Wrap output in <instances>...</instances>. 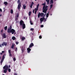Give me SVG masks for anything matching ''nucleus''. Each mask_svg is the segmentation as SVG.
Masks as SVG:
<instances>
[{
    "label": "nucleus",
    "mask_w": 75,
    "mask_h": 75,
    "mask_svg": "<svg viewBox=\"0 0 75 75\" xmlns=\"http://www.w3.org/2000/svg\"><path fill=\"white\" fill-rule=\"evenodd\" d=\"M42 5H44L42 8V12L45 13H46L47 10V6H45V5L44 4H42Z\"/></svg>",
    "instance_id": "obj_1"
},
{
    "label": "nucleus",
    "mask_w": 75,
    "mask_h": 75,
    "mask_svg": "<svg viewBox=\"0 0 75 75\" xmlns=\"http://www.w3.org/2000/svg\"><path fill=\"white\" fill-rule=\"evenodd\" d=\"M4 69H5L4 70V72L5 73H6L7 72V71L8 69V66L7 65H5L3 67Z\"/></svg>",
    "instance_id": "obj_2"
},
{
    "label": "nucleus",
    "mask_w": 75,
    "mask_h": 75,
    "mask_svg": "<svg viewBox=\"0 0 75 75\" xmlns=\"http://www.w3.org/2000/svg\"><path fill=\"white\" fill-rule=\"evenodd\" d=\"M17 3L18 4V10H20L21 7V3L20 0H18L17 1Z\"/></svg>",
    "instance_id": "obj_3"
},
{
    "label": "nucleus",
    "mask_w": 75,
    "mask_h": 75,
    "mask_svg": "<svg viewBox=\"0 0 75 75\" xmlns=\"http://www.w3.org/2000/svg\"><path fill=\"white\" fill-rule=\"evenodd\" d=\"M44 15V13H40L39 12L38 13V18H39L40 17H42Z\"/></svg>",
    "instance_id": "obj_4"
},
{
    "label": "nucleus",
    "mask_w": 75,
    "mask_h": 75,
    "mask_svg": "<svg viewBox=\"0 0 75 75\" xmlns=\"http://www.w3.org/2000/svg\"><path fill=\"white\" fill-rule=\"evenodd\" d=\"M39 6V4H38L36 8H35V14H36L38 10V9Z\"/></svg>",
    "instance_id": "obj_5"
},
{
    "label": "nucleus",
    "mask_w": 75,
    "mask_h": 75,
    "mask_svg": "<svg viewBox=\"0 0 75 75\" xmlns=\"http://www.w3.org/2000/svg\"><path fill=\"white\" fill-rule=\"evenodd\" d=\"M1 35L2 37H3L4 38H6V37H7V35H6L5 33H1Z\"/></svg>",
    "instance_id": "obj_6"
},
{
    "label": "nucleus",
    "mask_w": 75,
    "mask_h": 75,
    "mask_svg": "<svg viewBox=\"0 0 75 75\" xmlns=\"http://www.w3.org/2000/svg\"><path fill=\"white\" fill-rule=\"evenodd\" d=\"M34 46V45L33 43H31L30 44L29 47L30 48H32L33 46Z\"/></svg>",
    "instance_id": "obj_7"
},
{
    "label": "nucleus",
    "mask_w": 75,
    "mask_h": 75,
    "mask_svg": "<svg viewBox=\"0 0 75 75\" xmlns=\"http://www.w3.org/2000/svg\"><path fill=\"white\" fill-rule=\"evenodd\" d=\"M15 32H16V31H15V30H14V29H12L11 30V34H13Z\"/></svg>",
    "instance_id": "obj_8"
},
{
    "label": "nucleus",
    "mask_w": 75,
    "mask_h": 75,
    "mask_svg": "<svg viewBox=\"0 0 75 75\" xmlns=\"http://www.w3.org/2000/svg\"><path fill=\"white\" fill-rule=\"evenodd\" d=\"M7 43H6V42H3L1 44V45L2 46H4V45H5V46H7Z\"/></svg>",
    "instance_id": "obj_9"
},
{
    "label": "nucleus",
    "mask_w": 75,
    "mask_h": 75,
    "mask_svg": "<svg viewBox=\"0 0 75 75\" xmlns=\"http://www.w3.org/2000/svg\"><path fill=\"white\" fill-rule=\"evenodd\" d=\"M27 53H29L30 52V51H31V49H30V47H28L27 49Z\"/></svg>",
    "instance_id": "obj_10"
},
{
    "label": "nucleus",
    "mask_w": 75,
    "mask_h": 75,
    "mask_svg": "<svg viewBox=\"0 0 75 75\" xmlns=\"http://www.w3.org/2000/svg\"><path fill=\"white\" fill-rule=\"evenodd\" d=\"M11 30L10 29V28H8V29H7V32L8 33H11Z\"/></svg>",
    "instance_id": "obj_11"
},
{
    "label": "nucleus",
    "mask_w": 75,
    "mask_h": 75,
    "mask_svg": "<svg viewBox=\"0 0 75 75\" xmlns=\"http://www.w3.org/2000/svg\"><path fill=\"white\" fill-rule=\"evenodd\" d=\"M23 21H21L19 22V24L20 25H23Z\"/></svg>",
    "instance_id": "obj_12"
},
{
    "label": "nucleus",
    "mask_w": 75,
    "mask_h": 75,
    "mask_svg": "<svg viewBox=\"0 0 75 75\" xmlns=\"http://www.w3.org/2000/svg\"><path fill=\"white\" fill-rule=\"evenodd\" d=\"M25 48L24 47H22L21 49V51L22 52V53H23V52H24L25 51Z\"/></svg>",
    "instance_id": "obj_13"
},
{
    "label": "nucleus",
    "mask_w": 75,
    "mask_h": 75,
    "mask_svg": "<svg viewBox=\"0 0 75 75\" xmlns=\"http://www.w3.org/2000/svg\"><path fill=\"white\" fill-rule=\"evenodd\" d=\"M34 3L33 2H32V3H31L30 7L31 8H32V6H33V5L34 4Z\"/></svg>",
    "instance_id": "obj_14"
},
{
    "label": "nucleus",
    "mask_w": 75,
    "mask_h": 75,
    "mask_svg": "<svg viewBox=\"0 0 75 75\" xmlns=\"http://www.w3.org/2000/svg\"><path fill=\"white\" fill-rule=\"evenodd\" d=\"M23 29H24L25 28V24H23L22 25Z\"/></svg>",
    "instance_id": "obj_15"
},
{
    "label": "nucleus",
    "mask_w": 75,
    "mask_h": 75,
    "mask_svg": "<svg viewBox=\"0 0 75 75\" xmlns=\"http://www.w3.org/2000/svg\"><path fill=\"white\" fill-rule=\"evenodd\" d=\"M26 7V6L25 4L23 5V9H25Z\"/></svg>",
    "instance_id": "obj_16"
},
{
    "label": "nucleus",
    "mask_w": 75,
    "mask_h": 75,
    "mask_svg": "<svg viewBox=\"0 0 75 75\" xmlns=\"http://www.w3.org/2000/svg\"><path fill=\"white\" fill-rule=\"evenodd\" d=\"M21 39L22 41H24L26 39V38L25 37H22Z\"/></svg>",
    "instance_id": "obj_17"
},
{
    "label": "nucleus",
    "mask_w": 75,
    "mask_h": 75,
    "mask_svg": "<svg viewBox=\"0 0 75 75\" xmlns=\"http://www.w3.org/2000/svg\"><path fill=\"white\" fill-rule=\"evenodd\" d=\"M4 60H3V59H1V60L0 62V64L1 65H2V63L3 62Z\"/></svg>",
    "instance_id": "obj_18"
},
{
    "label": "nucleus",
    "mask_w": 75,
    "mask_h": 75,
    "mask_svg": "<svg viewBox=\"0 0 75 75\" xmlns=\"http://www.w3.org/2000/svg\"><path fill=\"white\" fill-rule=\"evenodd\" d=\"M46 1L47 3V4L48 5L49 4L50 0H46Z\"/></svg>",
    "instance_id": "obj_19"
},
{
    "label": "nucleus",
    "mask_w": 75,
    "mask_h": 75,
    "mask_svg": "<svg viewBox=\"0 0 75 75\" xmlns=\"http://www.w3.org/2000/svg\"><path fill=\"white\" fill-rule=\"evenodd\" d=\"M16 38L15 36H13L12 37V39L13 40H15L16 39Z\"/></svg>",
    "instance_id": "obj_20"
},
{
    "label": "nucleus",
    "mask_w": 75,
    "mask_h": 75,
    "mask_svg": "<svg viewBox=\"0 0 75 75\" xmlns=\"http://www.w3.org/2000/svg\"><path fill=\"white\" fill-rule=\"evenodd\" d=\"M5 54H4V55H3V56H2V59L4 60V59H5Z\"/></svg>",
    "instance_id": "obj_21"
},
{
    "label": "nucleus",
    "mask_w": 75,
    "mask_h": 75,
    "mask_svg": "<svg viewBox=\"0 0 75 75\" xmlns=\"http://www.w3.org/2000/svg\"><path fill=\"white\" fill-rule=\"evenodd\" d=\"M53 0H50V3H51V4H53Z\"/></svg>",
    "instance_id": "obj_22"
},
{
    "label": "nucleus",
    "mask_w": 75,
    "mask_h": 75,
    "mask_svg": "<svg viewBox=\"0 0 75 75\" xmlns=\"http://www.w3.org/2000/svg\"><path fill=\"white\" fill-rule=\"evenodd\" d=\"M15 45L14 44H12L11 47V48L12 49H13Z\"/></svg>",
    "instance_id": "obj_23"
},
{
    "label": "nucleus",
    "mask_w": 75,
    "mask_h": 75,
    "mask_svg": "<svg viewBox=\"0 0 75 75\" xmlns=\"http://www.w3.org/2000/svg\"><path fill=\"white\" fill-rule=\"evenodd\" d=\"M13 13V10H12V9H11V12H10V13L12 14Z\"/></svg>",
    "instance_id": "obj_24"
},
{
    "label": "nucleus",
    "mask_w": 75,
    "mask_h": 75,
    "mask_svg": "<svg viewBox=\"0 0 75 75\" xmlns=\"http://www.w3.org/2000/svg\"><path fill=\"white\" fill-rule=\"evenodd\" d=\"M31 13L32 12L31 11L29 12L28 13L29 16H30L31 15Z\"/></svg>",
    "instance_id": "obj_25"
},
{
    "label": "nucleus",
    "mask_w": 75,
    "mask_h": 75,
    "mask_svg": "<svg viewBox=\"0 0 75 75\" xmlns=\"http://www.w3.org/2000/svg\"><path fill=\"white\" fill-rule=\"evenodd\" d=\"M40 22H42L43 21V18H40Z\"/></svg>",
    "instance_id": "obj_26"
},
{
    "label": "nucleus",
    "mask_w": 75,
    "mask_h": 75,
    "mask_svg": "<svg viewBox=\"0 0 75 75\" xmlns=\"http://www.w3.org/2000/svg\"><path fill=\"white\" fill-rule=\"evenodd\" d=\"M4 29L5 30H6L7 29V26H6L4 28Z\"/></svg>",
    "instance_id": "obj_27"
},
{
    "label": "nucleus",
    "mask_w": 75,
    "mask_h": 75,
    "mask_svg": "<svg viewBox=\"0 0 75 75\" xmlns=\"http://www.w3.org/2000/svg\"><path fill=\"white\" fill-rule=\"evenodd\" d=\"M4 4L5 5H6L8 4V3L7 2H4Z\"/></svg>",
    "instance_id": "obj_28"
},
{
    "label": "nucleus",
    "mask_w": 75,
    "mask_h": 75,
    "mask_svg": "<svg viewBox=\"0 0 75 75\" xmlns=\"http://www.w3.org/2000/svg\"><path fill=\"white\" fill-rule=\"evenodd\" d=\"M49 16V13H47L46 15V17L48 18V17Z\"/></svg>",
    "instance_id": "obj_29"
},
{
    "label": "nucleus",
    "mask_w": 75,
    "mask_h": 75,
    "mask_svg": "<svg viewBox=\"0 0 75 75\" xmlns=\"http://www.w3.org/2000/svg\"><path fill=\"white\" fill-rule=\"evenodd\" d=\"M30 24L31 25H33V23L32 22V21H30Z\"/></svg>",
    "instance_id": "obj_30"
},
{
    "label": "nucleus",
    "mask_w": 75,
    "mask_h": 75,
    "mask_svg": "<svg viewBox=\"0 0 75 75\" xmlns=\"http://www.w3.org/2000/svg\"><path fill=\"white\" fill-rule=\"evenodd\" d=\"M8 53L9 54H11V50H8Z\"/></svg>",
    "instance_id": "obj_31"
},
{
    "label": "nucleus",
    "mask_w": 75,
    "mask_h": 75,
    "mask_svg": "<svg viewBox=\"0 0 75 75\" xmlns=\"http://www.w3.org/2000/svg\"><path fill=\"white\" fill-rule=\"evenodd\" d=\"M13 60L14 61H15L16 60V57H14V58H13Z\"/></svg>",
    "instance_id": "obj_32"
},
{
    "label": "nucleus",
    "mask_w": 75,
    "mask_h": 75,
    "mask_svg": "<svg viewBox=\"0 0 75 75\" xmlns=\"http://www.w3.org/2000/svg\"><path fill=\"white\" fill-rule=\"evenodd\" d=\"M53 4H51V5H50V9L52 8V6H53Z\"/></svg>",
    "instance_id": "obj_33"
},
{
    "label": "nucleus",
    "mask_w": 75,
    "mask_h": 75,
    "mask_svg": "<svg viewBox=\"0 0 75 75\" xmlns=\"http://www.w3.org/2000/svg\"><path fill=\"white\" fill-rule=\"evenodd\" d=\"M17 50H18V48H17V47H16L15 51L16 52H17Z\"/></svg>",
    "instance_id": "obj_34"
},
{
    "label": "nucleus",
    "mask_w": 75,
    "mask_h": 75,
    "mask_svg": "<svg viewBox=\"0 0 75 75\" xmlns=\"http://www.w3.org/2000/svg\"><path fill=\"white\" fill-rule=\"evenodd\" d=\"M8 71L9 72H10L11 71V69H8Z\"/></svg>",
    "instance_id": "obj_35"
},
{
    "label": "nucleus",
    "mask_w": 75,
    "mask_h": 75,
    "mask_svg": "<svg viewBox=\"0 0 75 75\" xmlns=\"http://www.w3.org/2000/svg\"><path fill=\"white\" fill-rule=\"evenodd\" d=\"M18 19V18H15V20L16 21H17Z\"/></svg>",
    "instance_id": "obj_36"
},
{
    "label": "nucleus",
    "mask_w": 75,
    "mask_h": 75,
    "mask_svg": "<svg viewBox=\"0 0 75 75\" xmlns=\"http://www.w3.org/2000/svg\"><path fill=\"white\" fill-rule=\"evenodd\" d=\"M9 57H12V54H11V53H9Z\"/></svg>",
    "instance_id": "obj_37"
},
{
    "label": "nucleus",
    "mask_w": 75,
    "mask_h": 75,
    "mask_svg": "<svg viewBox=\"0 0 75 75\" xmlns=\"http://www.w3.org/2000/svg\"><path fill=\"white\" fill-rule=\"evenodd\" d=\"M39 38L40 39H41L42 38V36H41V35H40V36H39Z\"/></svg>",
    "instance_id": "obj_38"
},
{
    "label": "nucleus",
    "mask_w": 75,
    "mask_h": 75,
    "mask_svg": "<svg viewBox=\"0 0 75 75\" xmlns=\"http://www.w3.org/2000/svg\"><path fill=\"white\" fill-rule=\"evenodd\" d=\"M34 29L33 28H31L30 29V31H33L34 30Z\"/></svg>",
    "instance_id": "obj_39"
},
{
    "label": "nucleus",
    "mask_w": 75,
    "mask_h": 75,
    "mask_svg": "<svg viewBox=\"0 0 75 75\" xmlns=\"http://www.w3.org/2000/svg\"><path fill=\"white\" fill-rule=\"evenodd\" d=\"M10 29L11 30L12 28V26H10Z\"/></svg>",
    "instance_id": "obj_40"
},
{
    "label": "nucleus",
    "mask_w": 75,
    "mask_h": 75,
    "mask_svg": "<svg viewBox=\"0 0 75 75\" xmlns=\"http://www.w3.org/2000/svg\"><path fill=\"white\" fill-rule=\"evenodd\" d=\"M44 27V25H40V27L41 28H43Z\"/></svg>",
    "instance_id": "obj_41"
},
{
    "label": "nucleus",
    "mask_w": 75,
    "mask_h": 75,
    "mask_svg": "<svg viewBox=\"0 0 75 75\" xmlns=\"http://www.w3.org/2000/svg\"><path fill=\"white\" fill-rule=\"evenodd\" d=\"M19 15L18 14H17L16 16V17L17 18H18L19 17Z\"/></svg>",
    "instance_id": "obj_42"
},
{
    "label": "nucleus",
    "mask_w": 75,
    "mask_h": 75,
    "mask_svg": "<svg viewBox=\"0 0 75 75\" xmlns=\"http://www.w3.org/2000/svg\"><path fill=\"white\" fill-rule=\"evenodd\" d=\"M16 45H18V42H16Z\"/></svg>",
    "instance_id": "obj_43"
},
{
    "label": "nucleus",
    "mask_w": 75,
    "mask_h": 75,
    "mask_svg": "<svg viewBox=\"0 0 75 75\" xmlns=\"http://www.w3.org/2000/svg\"><path fill=\"white\" fill-rule=\"evenodd\" d=\"M34 12H35V10L34 9L33 11V13H34Z\"/></svg>",
    "instance_id": "obj_44"
},
{
    "label": "nucleus",
    "mask_w": 75,
    "mask_h": 75,
    "mask_svg": "<svg viewBox=\"0 0 75 75\" xmlns=\"http://www.w3.org/2000/svg\"><path fill=\"white\" fill-rule=\"evenodd\" d=\"M0 11L1 12H2V11L1 9H0Z\"/></svg>",
    "instance_id": "obj_45"
},
{
    "label": "nucleus",
    "mask_w": 75,
    "mask_h": 75,
    "mask_svg": "<svg viewBox=\"0 0 75 75\" xmlns=\"http://www.w3.org/2000/svg\"><path fill=\"white\" fill-rule=\"evenodd\" d=\"M3 29H2V30H1V33H2V32H3Z\"/></svg>",
    "instance_id": "obj_46"
},
{
    "label": "nucleus",
    "mask_w": 75,
    "mask_h": 75,
    "mask_svg": "<svg viewBox=\"0 0 75 75\" xmlns=\"http://www.w3.org/2000/svg\"><path fill=\"white\" fill-rule=\"evenodd\" d=\"M2 45H0V47H2Z\"/></svg>",
    "instance_id": "obj_47"
},
{
    "label": "nucleus",
    "mask_w": 75,
    "mask_h": 75,
    "mask_svg": "<svg viewBox=\"0 0 75 75\" xmlns=\"http://www.w3.org/2000/svg\"><path fill=\"white\" fill-rule=\"evenodd\" d=\"M11 67V66L10 65H9L8 66V68H10Z\"/></svg>",
    "instance_id": "obj_48"
},
{
    "label": "nucleus",
    "mask_w": 75,
    "mask_h": 75,
    "mask_svg": "<svg viewBox=\"0 0 75 75\" xmlns=\"http://www.w3.org/2000/svg\"><path fill=\"white\" fill-rule=\"evenodd\" d=\"M2 53H4V51H2Z\"/></svg>",
    "instance_id": "obj_49"
},
{
    "label": "nucleus",
    "mask_w": 75,
    "mask_h": 75,
    "mask_svg": "<svg viewBox=\"0 0 75 75\" xmlns=\"http://www.w3.org/2000/svg\"><path fill=\"white\" fill-rule=\"evenodd\" d=\"M42 19H43V20H45V18H42Z\"/></svg>",
    "instance_id": "obj_50"
},
{
    "label": "nucleus",
    "mask_w": 75,
    "mask_h": 75,
    "mask_svg": "<svg viewBox=\"0 0 75 75\" xmlns=\"http://www.w3.org/2000/svg\"><path fill=\"white\" fill-rule=\"evenodd\" d=\"M14 75H18L17 74H16V73H15Z\"/></svg>",
    "instance_id": "obj_51"
},
{
    "label": "nucleus",
    "mask_w": 75,
    "mask_h": 75,
    "mask_svg": "<svg viewBox=\"0 0 75 75\" xmlns=\"http://www.w3.org/2000/svg\"><path fill=\"white\" fill-rule=\"evenodd\" d=\"M44 20L45 21H46L47 20L46 19H45V20Z\"/></svg>",
    "instance_id": "obj_52"
},
{
    "label": "nucleus",
    "mask_w": 75,
    "mask_h": 75,
    "mask_svg": "<svg viewBox=\"0 0 75 75\" xmlns=\"http://www.w3.org/2000/svg\"><path fill=\"white\" fill-rule=\"evenodd\" d=\"M14 35L16 34V32H14Z\"/></svg>",
    "instance_id": "obj_53"
},
{
    "label": "nucleus",
    "mask_w": 75,
    "mask_h": 75,
    "mask_svg": "<svg viewBox=\"0 0 75 75\" xmlns=\"http://www.w3.org/2000/svg\"><path fill=\"white\" fill-rule=\"evenodd\" d=\"M2 16V15H1V14L0 15V17H1Z\"/></svg>",
    "instance_id": "obj_54"
},
{
    "label": "nucleus",
    "mask_w": 75,
    "mask_h": 75,
    "mask_svg": "<svg viewBox=\"0 0 75 75\" xmlns=\"http://www.w3.org/2000/svg\"><path fill=\"white\" fill-rule=\"evenodd\" d=\"M0 54L1 55H2V53H0Z\"/></svg>",
    "instance_id": "obj_55"
},
{
    "label": "nucleus",
    "mask_w": 75,
    "mask_h": 75,
    "mask_svg": "<svg viewBox=\"0 0 75 75\" xmlns=\"http://www.w3.org/2000/svg\"><path fill=\"white\" fill-rule=\"evenodd\" d=\"M42 23V22H40V23Z\"/></svg>",
    "instance_id": "obj_56"
},
{
    "label": "nucleus",
    "mask_w": 75,
    "mask_h": 75,
    "mask_svg": "<svg viewBox=\"0 0 75 75\" xmlns=\"http://www.w3.org/2000/svg\"><path fill=\"white\" fill-rule=\"evenodd\" d=\"M52 14H50V16H52Z\"/></svg>",
    "instance_id": "obj_57"
},
{
    "label": "nucleus",
    "mask_w": 75,
    "mask_h": 75,
    "mask_svg": "<svg viewBox=\"0 0 75 75\" xmlns=\"http://www.w3.org/2000/svg\"><path fill=\"white\" fill-rule=\"evenodd\" d=\"M37 1V0H35V1Z\"/></svg>",
    "instance_id": "obj_58"
},
{
    "label": "nucleus",
    "mask_w": 75,
    "mask_h": 75,
    "mask_svg": "<svg viewBox=\"0 0 75 75\" xmlns=\"http://www.w3.org/2000/svg\"><path fill=\"white\" fill-rule=\"evenodd\" d=\"M27 19V18H26V19Z\"/></svg>",
    "instance_id": "obj_59"
},
{
    "label": "nucleus",
    "mask_w": 75,
    "mask_h": 75,
    "mask_svg": "<svg viewBox=\"0 0 75 75\" xmlns=\"http://www.w3.org/2000/svg\"><path fill=\"white\" fill-rule=\"evenodd\" d=\"M32 34L33 35V33H32Z\"/></svg>",
    "instance_id": "obj_60"
},
{
    "label": "nucleus",
    "mask_w": 75,
    "mask_h": 75,
    "mask_svg": "<svg viewBox=\"0 0 75 75\" xmlns=\"http://www.w3.org/2000/svg\"><path fill=\"white\" fill-rule=\"evenodd\" d=\"M3 75H5V74H3Z\"/></svg>",
    "instance_id": "obj_61"
}]
</instances>
